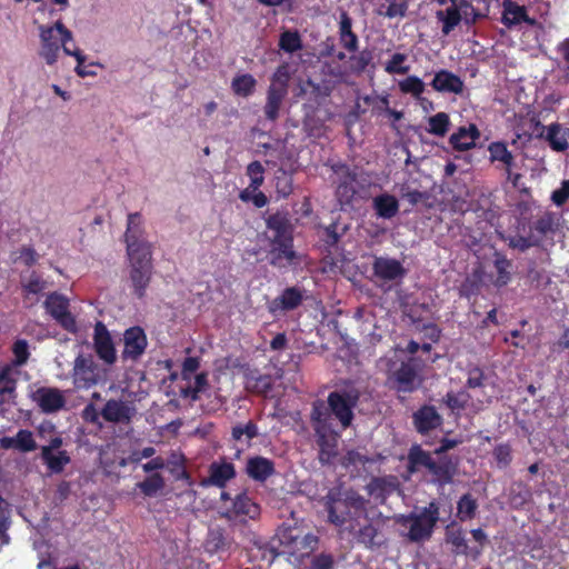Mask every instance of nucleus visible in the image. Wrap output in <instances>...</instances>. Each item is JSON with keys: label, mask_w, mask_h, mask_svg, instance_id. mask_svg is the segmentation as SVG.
Returning a JSON list of instances; mask_svg holds the SVG:
<instances>
[{"label": "nucleus", "mask_w": 569, "mask_h": 569, "mask_svg": "<svg viewBox=\"0 0 569 569\" xmlns=\"http://www.w3.org/2000/svg\"><path fill=\"white\" fill-rule=\"evenodd\" d=\"M57 30L61 33L62 49L67 56H72L77 59L76 73L84 78L87 76H93V71H89L87 67L83 66L86 57L82 51L78 48H70L69 42L72 41V32L66 28V26L59 20L56 22Z\"/></svg>", "instance_id": "obj_30"}, {"label": "nucleus", "mask_w": 569, "mask_h": 569, "mask_svg": "<svg viewBox=\"0 0 569 569\" xmlns=\"http://www.w3.org/2000/svg\"><path fill=\"white\" fill-rule=\"evenodd\" d=\"M18 371L12 368V365H4L0 368V396L8 400L14 401L17 398V383H18Z\"/></svg>", "instance_id": "obj_40"}, {"label": "nucleus", "mask_w": 569, "mask_h": 569, "mask_svg": "<svg viewBox=\"0 0 569 569\" xmlns=\"http://www.w3.org/2000/svg\"><path fill=\"white\" fill-rule=\"evenodd\" d=\"M407 60V56L405 53L397 52L391 59L386 63L385 70L389 74H406L409 72L410 67L403 66V62Z\"/></svg>", "instance_id": "obj_61"}, {"label": "nucleus", "mask_w": 569, "mask_h": 569, "mask_svg": "<svg viewBox=\"0 0 569 569\" xmlns=\"http://www.w3.org/2000/svg\"><path fill=\"white\" fill-rule=\"evenodd\" d=\"M220 499L224 502H230L220 512L221 517L229 521L246 522L247 520L257 519L260 515V506L246 492L238 493L234 498H231L227 491H222Z\"/></svg>", "instance_id": "obj_7"}, {"label": "nucleus", "mask_w": 569, "mask_h": 569, "mask_svg": "<svg viewBox=\"0 0 569 569\" xmlns=\"http://www.w3.org/2000/svg\"><path fill=\"white\" fill-rule=\"evenodd\" d=\"M451 6L446 10H439L436 13L438 21L442 23L441 32L448 36L461 22V12L457 7V0H450Z\"/></svg>", "instance_id": "obj_42"}, {"label": "nucleus", "mask_w": 569, "mask_h": 569, "mask_svg": "<svg viewBox=\"0 0 569 569\" xmlns=\"http://www.w3.org/2000/svg\"><path fill=\"white\" fill-rule=\"evenodd\" d=\"M372 59V51L369 49H363L362 51L358 52V54H353L350 57L351 70L356 73L363 72L371 63Z\"/></svg>", "instance_id": "obj_59"}, {"label": "nucleus", "mask_w": 569, "mask_h": 569, "mask_svg": "<svg viewBox=\"0 0 569 569\" xmlns=\"http://www.w3.org/2000/svg\"><path fill=\"white\" fill-rule=\"evenodd\" d=\"M425 82L417 76H409L399 82V89L402 93H409L416 99H420L425 91Z\"/></svg>", "instance_id": "obj_54"}, {"label": "nucleus", "mask_w": 569, "mask_h": 569, "mask_svg": "<svg viewBox=\"0 0 569 569\" xmlns=\"http://www.w3.org/2000/svg\"><path fill=\"white\" fill-rule=\"evenodd\" d=\"M274 188L279 198H287L293 191L292 177L283 170H279L274 177Z\"/></svg>", "instance_id": "obj_56"}, {"label": "nucleus", "mask_w": 569, "mask_h": 569, "mask_svg": "<svg viewBox=\"0 0 569 569\" xmlns=\"http://www.w3.org/2000/svg\"><path fill=\"white\" fill-rule=\"evenodd\" d=\"M257 80L250 73L237 76L232 79L231 88L237 96L249 97L256 89Z\"/></svg>", "instance_id": "obj_50"}, {"label": "nucleus", "mask_w": 569, "mask_h": 569, "mask_svg": "<svg viewBox=\"0 0 569 569\" xmlns=\"http://www.w3.org/2000/svg\"><path fill=\"white\" fill-rule=\"evenodd\" d=\"M331 410L323 400H315L311 406L310 421L315 433L330 430Z\"/></svg>", "instance_id": "obj_36"}, {"label": "nucleus", "mask_w": 569, "mask_h": 569, "mask_svg": "<svg viewBox=\"0 0 569 569\" xmlns=\"http://www.w3.org/2000/svg\"><path fill=\"white\" fill-rule=\"evenodd\" d=\"M164 469L171 475L174 481H183L187 486H193L191 475L187 470V459L183 453L171 451L166 460Z\"/></svg>", "instance_id": "obj_32"}, {"label": "nucleus", "mask_w": 569, "mask_h": 569, "mask_svg": "<svg viewBox=\"0 0 569 569\" xmlns=\"http://www.w3.org/2000/svg\"><path fill=\"white\" fill-rule=\"evenodd\" d=\"M442 422V416L431 405H423L412 413L413 427L422 436L436 430Z\"/></svg>", "instance_id": "obj_20"}, {"label": "nucleus", "mask_w": 569, "mask_h": 569, "mask_svg": "<svg viewBox=\"0 0 569 569\" xmlns=\"http://www.w3.org/2000/svg\"><path fill=\"white\" fill-rule=\"evenodd\" d=\"M258 435V426L252 420L248 421L246 425H236L231 430L232 439L236 441L241 440L243 436H246L248 440H252L257 438Z\"/></svg>", "instance_id": "obj_57"}, {"label": "nucleus", "mask_w": 569, "mask_h": 569, "mask_svg": "<svg viewBox=\"0 0 569 569\" xmlns=\"http://www.w3.org/2000/svg\"><path fill=\"white\" fill-rule=\"evenodd\" d=\"M360 399V392L356 388L331 391L328 395L327 403L332 416L341 423L343 428L351 426L355 418L353 409Z\"/></svg>", "instance_id": "obj_6"}, {"label": "nucleus", "mask_w": 569, "mask_h": 569, "mask_svg": "<svg viewBox=\"0 0 569 569\" xmlns=\"http://www.w3.org/2000/svg\"><path fill=\"white\" fill-rule=\"evenodd\" d=\"M41 459L51 473H61L64 467L70 463V456L66 450L58 453L50 452L47 448H41Z\"/></svg>", "instance_id": "obj_45"}, {"label": "nucleus", "mask_w": 569, "mask_h": 569, "mask_svg": "<svg viewBox=\"0 0 569 569\" xmlns=\"http://www.w3.org/2000/svg\"><path fill=\"white\" fill-rule=\"evenodd\" d=\"M134 412V408L127 402L109 399L101 410V417L110 423L128 425L131 422Z\"/></svg>", "instance_id": "obj_24"}, {"label": "nucleus", "mask_w": 569, "mask_h": 569, "mask_svg": "<svg viewBox=\"0 0 569 569\" xmlns=\"http://www.w3.org/2000/svg\"><path fill=\"white\" fill-rule=\"evenodd\" d=\"M143 233L141 214L139 212L129 213L124 233L127 253L151 250V244L143 238Z\"/></svg>", "instance_id": "obj_13"}, {"label": "nucleus", "mask_w": 569, "mask_h": 569, "mask_svg": "<svg viewBox=\"0 0 569 569\" xmlns=\"http://www.w3.org/2000/svg\"><path fill=\"white\" fill-rule=\"evenodd\" d=\"M493 264H495V269L497 271L495 284L497 287H503V286L508 284V282L511 279L510 271H509V269L511 267L510 260H508L505 256L498 254L495 259Z\"/></svg>", "instance_id": "obj_53"}, {"label": "nucleus", "mask_w": 569, "mask_h": 569, "mask_svg": "<svg viewBox=\"0 0 569 569\" xmlns=\"http://www.w3.org/2000/svg\"><path fill=\"white\" fill-rule=\"evenodd\" d=\"M206 543L210 552L228 551L233 545V539L224 528L216 526L209 529Z\"/></svg>", "instance_id": "obj_37"}, {"label": "nucleus", "mask_w": 569, "mask_h": 569, "mask_svg": "<svg viewBox=\"0 0 569 569\" xmlns=\"http://www.w3.org/2000/svg\"><path fill=\"white\" fill-rule=\"evenodd\" d=\"M303 301L302 291L297 287L286 288L281 295L270 301L268 310L272 315L297 309Z\"/></svg>", "instance_id": "obj_26"}, {"label": "nucleus", "mask_w": 569, "mask_h": 569, "mask_svg": "<svg viewBox=\"0 0 569 569\" xmlns=\"http://www.w3.org/2000/svg\"><path fill=\"white\" fill-rule=\"evenodd\" d=\"M428 124V132L438 137H445L449 131L450 118L446 112H438L429 118Z\"/></svg>", "instance_id": "obj_52"}, {"label": "nucleus", "mask_w": 569, "mask_h": 569, "mask_svg": "<svg viewBox=\"0 0 569 569\" xmlns=\"http://www.w3.org/2000/svg\"><path fill=\"white\" fill-rule=\"evenodd\" d=\"M263 172L264 168L261 164L260 161H252L247 167V174L250 177V184L249 188L252 189V191H257L261 184L263 183Z\"/></svg>", "instance_id": "obj_60"}, {"label": "nucleus", "mask_w": 569, "mask_h": 569, "mask_svg": "<svg viewBox=\"0 0 569 569\" xmlns=\"http://www.w3.org/2000/svg\"><path fill=\"white\" fill-rule=\"evenodd\" d=\"M12 353L14 356L10 365L12 368L22 367L27 363L30 352L28 341L24 339H18L12 345Z\"/></svg>", "instance_id": "obj_55"}, {"label": "nucleus", "mask_w": 569, "mask_h": 569, "mask_svg": "<svg viewBox=\"0 0 569 569\" xmlns=\"http://www.w3.org/2000/svg\"><path fill=\"white\" fill-rule=\"evenodd\" d=\"M130 262V280L133 287V293L138 298H143L149 287L152 276V251L127 253Z\"/></svg>", "instance_id": "obj_8"}, {"label": "nucleus", "mask_w": 569, "mask_h": 569, "mask_svg": "<svg viewBox=\"0 0 569 569\" xmlns=\"http://www.w3.org/2000/svg\"><path fill=\"white\" fill-rule=\"evenodd\" d=\"M462 442L461 439L442 438L439 446L433 450L438 460L432 458V453L422 449L418 443L409 448L407 456V470L409 473L420 472L426 469L431 476L432 483L445 487L452 483L458 472L460 459L458 456H449L447 452Z\"/></svg>", "instance_id": "obj_1"}, {"label": "nucleus", "mask_w": 569, "mask_h": 569, "mask_svg": "<svg viewBox=\"0 0 569 569\" xmlns=\"http://www.w3.org/2000/svg\"><path fill=\"white\" fill-rule=\"evenodd\" d=\"M501 22L509 29L525 22L529 26L536 24V19L528 16L525 6H519L512 0H503L502 2Z\"/></svg>", "instance_id": "obj_28"}, {"label": "nucleus", "mask_w": 569, "mask_h": 569, "mask_svg": "<svg viewBox=\"0 0 569 569\" xmlns=\"http://www.w3.org/2000/svg\"><path fill=\"white\" fill-rule=\"evenodd\" d=\"M289 79L290 74L287 66L278 67L270 79L263 112L266 119L271 122L279 119L282 102L288 94Z\"/></svg>", "instance_id": "obj_4"}, {"label": "nucleus", "mask_w": 569, "mask_h": 569, "mask_svg": "<svg viewBox=\"0 0 569 569\" xmlns=\"http://www.w3.org/2000/svg\"><path fill=\"white\" fill-rule=\"evenodd\" d=\"M525 234H518L511 237L509 240V247L513 249H518L520 251H526L532 247H538V244L532 240V237L528 231H522Z\"/></svg>", "instance_id": "obj_62"}, {"label": "nucleus", "mask_w": 569, "mask_h": 569, "mask_svg": "<svg viewBox=\"0 0 569 569\" xmlns=\"http://www.w3.org/2000/svg\"><path fill=\"white\" fill-rule=\"evenodd\" d=\"M329 431L316 433L319 447L318 459L322 465H329L337 457V438L328 435Z\"/></svg>", "instance_id": "obj_39"}, {"label": "nucleus", "mask_w": 569, "mask_h": 569, "mask_svg": "<svg viewBox=\"0 0 569 569\" xmlns=\"http://www.w3.org/2000/svg\"><path fill=\"white\" fill-rule=\"evenodd\" d=\"M337 176L336 197L341 204H350L357 193L356 183L358 173L347 163L337 162L331 166Z\"/></svg>", "instance_id": "obj_11"}, {"label": "nucleus", "mask_w": 569, "mask_h": 569, "mask_svg": "<svg viewBox=\"0 0 569 569\" xmlns=\"http://www.w3.org/2000/svg\"><path fill=\"white\" fill-rule=\"evenodd\" d=\"M558 228L559 218L557 213L548 210L538 213L532 220L528 221L522 214L518 221V230L528 231L538 247H542L546 240L552 242Z\"/></svg>", "instance_id": "obj_5"}, {"label": "nucleus", "mask_w": 569, "mask_h": 569, "mask_svg": "<svg viewBox=\"0 0 569 569\" xmlns=\"http://www.w3.org/2000/svg\"><path fill=\"white\" fill-rule=\"evenodd\" d=\"M335 558L331 553L320 552L310 562V569H333Z\"/></svg>", "instance_id": "obj_63"}, {"label": "nucleus", "mask_w": 569, "mask_h": 569, "mask_svg": "<svg viewBox=\"0 0 569 569\" xmlns=\"http://www.w3.org/2000/svg\"><path fill=\"white\" fill-rule=\"evenodd\" d=\"M32 400L46 415L62 410L67 402L63 392L54 387L38 388L32 395Z\"/></svg>", "instance_id": "obj_16"}, {"label": "nucleus", "mask_w": 569, "mask_h": 569, "mask_svg": "<svg viewBox=\"0 0 569 569\" xmlns=\"http://www.w3.org/2000/svg\"><path fill=\"white\" fill-rule=\"evenodd\" d=\"M372 207L379 218L391 219L399 211L397 198L389 193H382L373 198Z\"/></svg>", "instance_id": "obj_41"}, {"label": "nucleus", "mask_w": 569, "mask_h": 569, "mask_svg": "<svg viewBox=\"0 0 569 569\" xmlns=\"http://www.w3.org/2000/svg\"><path fill=\"white\" fill-rule=\"evenodd\" d=\"M430 86L441 93L461 94L465 89L462 79L447 69L436 72Z\"/></svg>", "instance_id": "obj_27"}, {"label": "nucleus", "mask_w": 569, "mask_h": 569, "mask_svg": "<svg viewBox=\"0 0 569 569\" xmlns=\"http://www.w3.org/2000/svg\"><path fill=\"white\" fill-rule=\"evenodd\" d=\"M471 396L466 390H460L458 392L449 391L443 397L442 402L455 413H459L465 410L469 405Z\"/></svg>", "instance_id": "obj_49"}, {"label": "nucleus", "mask_w": 569, "mask_h": 569, "mask_svg": "<svg viewBox=\"0 0 569 569\" xmlns=\"http://www.w3.org/2000/svg\"><path fill=\"white\" fill-rule=\"evenodd\" d=\"M280 50L295 53L303 48L302 38L297 30H284L279 38Z\"/></svg>", "instance_id": "obj_48"}, {"label": "nucleus", "mask_w": 569, "mask_h": 569, "mask_svg": "<svg viewBox=\"0 0 569 569\" xmlns=\"http://www.w3.org/2000/svg\"><path fill=\"white\" fill-rule=\"evenodd\" d=\"M268 260L272 267L278 269L297 266L301 262L293 242H269Z\"/></svg>", "instance_id": "obj_14"}, {"label": "nucleus", "mask_w": 569, "mask_h": 569, "mask_svg": "<svg viewBox=\"0 0 569 569\" xmlns=\"http://www.w3.org/2000/svg\"><path fill=\"white\" fill-rule=\"evenodd\" d=\"M41 49L39 54L47 64L57 62L60 48L62 47L61 33L57 30L56 23L52 27H40Z\"/></svg>", "instance_id": "obj_17"}, {"label": "nucleus", "mask_w": 569, "mask_h": 569, "mask_svg": "<svg viewBox=\"0 0 569 569\" xmlns=\"http://www.w3.org/2000/svg\"><path fill=\"white\" fill-rule=\"evenodd\" d=\"M419 370L420 367L417 359L409 358L406 361H401L400 366L388 377L390 388L398 393H412L421 383Z\"/></svg>", "instance_id": "obj_9"}, {"label": "nucleus", "mask_w": 569, "mask_h": 569, "mask_svg": "<svg viewBox=\"0 0 569 569\" xmlns=\"http://www.w3.org/2000/svg\"><path fill=\"white\" fill-rule=\"evenodd\" d=\"M319 543V538L313 533H306L301 537H290V553L296 557L309 556Z\"/></svg>", "instance_id": "obj_43"}, {"label": "nucleus", "mask_w": 569, "mask_h": 569, "mask_svg": "<svg viewBox=\"0 0 569 569\" xmlns=\"http://www.w3.org/2000/svg\"><path fill=\"white\" fill-rule=\"evenodd\" d=\"M445 541L451 547V552L456 556H472L478 557L481 553L480 549H473L468 546L465 530L451 521L445 529Z\"/></svg>", "instance_id": "obj_18"}, {"label": "nucleus", "mask_w": 569, "mask_h": 569, "mask_svg": "<svg viewBox=\"0 0 569 569\" xmlns=\"http://www.w3.org/2000/svg\"><path fill=\"white\" fill-rule=\"evenodd\" d=\"M477 508L476 499H473L470 493H465L457 503V517L460 521L470 520L475 518Z\"/></svg>", "instance_id": "obj_51"}, {"label": "nucleus", "mask_w": 569, "mask_h": 569, "mask_svg": "<svg viewBox=\"0 0 569 569\" xmlns=\"http://www.w3.org/2000/svg\"><path fill=\"white\" fill-rule=\"evenodd\" d=\"M349 532L352 533L356 541L366 549L376 550L386 545L385 535L381 532L380 528L371 521L360 526L358 529L351 526Z\"/></svg>", "instance_id": "obj_19"}, {"label": "nucleus", "mask_w": 569, "mask_h": 569, "mask_svg": "<svg viewBox=\"0 0 569 569\" xmlns=\"http://www.w3.org/2000/svg\"><path fill=\"white\" fill-rule=\"evenodd\" d=\"M166 486L164 478L159 472H153L138 482L136 487L144 497H154Z\"/></svg>", "instance_id": "obj_47"}, {"label": "nucleus", "mask_w": 569, "mask_h": 569, "mask_svg": "<svg viewBox=\"0 0 569 569\" xmlns=\"http://www.w3.org/2000/svg\"><path fill=\"white\" fill-rule=\"evenodd\" d=\"M373 274L383 281L402 279L407 270L402 263L393 258L377 257L372 263Z\"/></svg>", "instance_id": "obj_25"}, {"label": "nucleus", "mask_w": 569, "mask_h": 569, "mask_svg": "<svg viewBox=\"0 0 569 569\" xmlns=\"http://www.w3.org/2000/svg\"><path fill=\"white\" fill-rule=\"evenodd\" d=\"M569 199V180H563L559 189L555 190L551 194L552 202L561 207Z\"/></svg>", "instance_id": "obj_64"}, {"label": "nucleus", "mask_w": 569, "mask_h": 569, "mask_svg": "<svg viewBox=\"0 0 569 569\" xmlns=\"http://www.w3.org/2000/svg\"><path fill=\"white\" fill-rule=\"evenodd\" d=\"M43 307L46 311L67 331L77 332V321L74 316L70 312L69 299L57 291L47 296Z\"/></svg>", "instance_id": "obj_10"}, {"label": "nucleus", "mask_w": 569, "mask_h": 569, "mask_svg": "<svg viewBox=\"0 0 569 569\" xmlns=\"http://www.w3.org/2000/svg\"><path fill=\"white\" fill-rule=\"evenodd\" d=\"M236 477L234 465L231 462H212L209 467V477L203 480V485L209 483L223 488L227 482Z\"/></svg>", "instance_id": "obj_35"}, {"label": "nucleus", "mask_w": 569, "mask_h": 569, "mask_svg": "<svg viewBox=\"0 0 569 569\" xmlns=\"http://www.w3.org/2000/svg\"><path fill=\"white\" fill-rule=\"evenodd\" d=\"M244 471L250 479L257 482H264L276 472V468L271 459L253 456L248 458Z\"/></svg>", "instance_id": "obj_29"}, {"label": "nucleus", "mask_w": 569, "mask_h": 569, "mask_svg": "<svg viewBox=\"0 0 569 569\" xmlns=\"http://www.w3.org/2000/svg\"><path fill=\"white\" fill-rule=\"evenodd\" d=\"M273 382L270 375L251 372L247 376L246 388L258 395H267L272 389Z\"/></svg>", "instance_id": "obj_46"}, {"label": "nucleus", "mask_w": 569, "mask_h": 569, "mask_svg": "<svg viewBox=\"0 0 569 569\" xmlns=\"http://www.w3.org/2000/svg\"><path fill=\"white\" fill-rule=\"evenodd\" d=\"M47 288V280L36 270H32L28 277L21 279V290L24 301L29 300L30 296L41 295Z\"/></svg>", "instance_id": "obj_44"}, {"label": "nucleus", "mask_w": 569, "mask_h": 569, "mask_svg": "<svg viewBox=\"0 0 569 569\" xmlns=\"http://www.w3.org/2000/svg\"><path fill=\"white\" fill-rule=\"evenodd\" d=\"M71 377L76 389L87 390L99 382V368L91 357L79 355L74 360Z\"/></svg>", "instance_id": "obj_12"}, {"label": "nucleus", "mask_w": 569, "mask_h": 569, "mask_svg": "<svg viewBox=\"0 0 569 569\" xmlns=\"http://www.w3.org/2000/svg\"><path fill=\"white\" fill-rule=\"evenodd\" d=\"M492 456L500 469L507 468L512 461V448L509 443H499L492 450Z\"/></svg>", "instance_id": "obj_58"}, {"label": "nucleus", "mask_w": 569, "mask_h": 569, "mask_svg": "<svg viewBox=\"0 0 569 569\" xmlns=\"http://www.w3.org/2000/svg\"><path fill=\"white\" fill-rule=\"evenodd\" d=\"M369 501L352 488L332 487L323 498V507L328 513V522L342 527L367 515Z\"/></svg>", "instance_id": "obj_2"}, {"label": "nucleus", "mask_w": 569, "mask_h": 569, "mask_svg": "<svg viewBox=\"0 0 569 569\" xmlns=\"http://www.w3.org/2000/svg\"><path fill=\"white\" fill-rule=\"evenodd\" d=\"M2 449H16L20 452H31L37 449L33 433L28 429H20L14 437H2L0 439Z\"/></svg>", "instance_id": "obj_34"}, {"label": "nucleus", "mask_w": 569, "mask_h": 569, "mask_svg": "<svg viewBox=\"0 0 569 569\" xmlns=\"http://www.w3.org/2000/svg\"><path fill=\"white\" fill-rule=\"evenodd\" d=\"M93 345L97 356L107 365H113L117 361L112 338L102 322H97L94 327Z\"/></svg>", "instance_id": "obj_22"}, {"label": "nucleus", "mask_w": 569, "mask_h": 569, "mask_svg": "<svg viewBox=\"0 0 569 569\" xmlns=\"http://www.w3.org/2000/svg\"><path fill=\"white\" fill-rule=\"evenodd\" d=\"M489 152V161L491 163L499 162L501 163V169L505 171L507 169L515 167V157L510 150H508L507 143L503 141H492L488 146Z\"/></svg>", "instance_id": "obj_38"}, {"label": "nucleus", "mask_w": 569, "mask_h": 569, "mask_svg": "<svg viewBox=\"0 0 569 569\" xmlns=\"http://www.w3.org/2000/svg\"><path fill=\"white\" fill-rule=\"evenodd\" d=\"M536 128L541 131L537 134L538 138H543L548 141L549 147L553 151H566L569 147V128H563L560 123L555 122L547 128L540 121L535 122Z\"/></svg>", "instance_id": "obj_21"}, {"label": "nucleus", "mask_w": 569, "mask_h": 569, "mask_svg": "<svg viewBox=\"0 0 569 569\" xmlns=\"http://www.w3.org/2000/svg\"><path fill=\"white\" fill-rule=\"evenodd\" d=\"M122 359L137 361L146 351L148 339L139 326L128 328L123 333Z\"/></svg>", "instance_id": "obj_15"}, {"label": "nucleus", "mask_w": 569, "mask_h": 569, "mask_svg": "<svg viewBox=\"0 0 569 569\" xmlns=\"http://www.w3.org/2000/svg\"><path fill=\"white\" fill-rule=\"evenodd\" d=\"M352 19L347 11H341L339 17V41L348 52H356L359 48V38L352 30Z\"/></svg>", "instance_id": "obj_33"}, {"label": "nucleus", "mask_w": 569, "mask_h": 569, "mask_svg": "<svg viewBox=\"0 0 569 569\" xmlns=\"http://www.w3.org/2000/svg\"><path fill=\"white\" fill-rule=\"evenodd\" d=\"M267 228L272 232L269 242H293V226L287 213L276 212L266 219Z\"/></svg>", "instance_id": "obj_23"}, {"label": "nucleus", "mask_w": 569, "mask_h": 569, "mask_svg": "<svg viewBox=\"0 0 569 569\" xmlns=\"http://www.w3.org/2000/svg\"><path fill=\"white\" fill-rule=\"evenodd\" d=\"M440 508L436 501H430L419 512L412 511L408 515H401L397 518V522L409 530L406 538L410 542L428 541L435 531L439 521Z\"/></svg>", "instance_id": "obj_3"}, {"label": "nucleus", "mask_w": 569, "mask_h": 569, "mask_svg": "<svg viewBox=\"0 0 569 569\" xmlns=\"http://www.w3.org/2000/svg\"><path fill=\"white\" fill-rule=\"evenodd\" d=\"M480 138V131L475 123L468 127H460L453 132L449 139L455 150L467 151L476 146V141Z\"/></svg>", "instance_id": "obj_31"}]
</instances>
